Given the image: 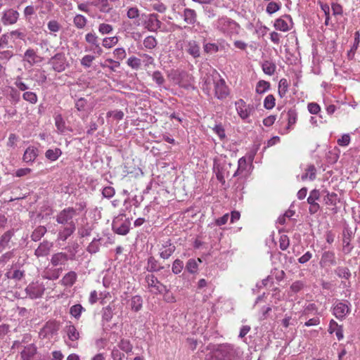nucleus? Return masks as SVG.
I'll use <instances>...</instances> for the list:
<instances>
[{
    "instance_id": "nucleus-1",
    "label": "nucleus",
    "mask_w": 360,
    "mask_h": 360,
    "mask_svg": "<svg viewBox=\"0 0 360 360\" xmlns=\"http://www.w3.org/2000/svg\"><path fill=\"white\" fill-rule=\"evenodd\" d=\"M212 84L214 85L215 97L219 100L227 97L229 95V89L226 85L224 79L221 78L220 75L217 72L205 78L203 90L209 94Z\"/></svg>"
},
{
    "instance_id": "nucleus-2",
    "label": "nucleus",
    "mask_w": 360,
    "mask_h": 360,
    "mask_svg": "<svg viewBox=\"0 0 360 360\" xmlns=\"http://www.w3.org/2000/svg\"><path fill=\"white\" fill-rule=\"evenodd\" d=\"M25 271L23 269H18L15 265H13L8 269L4 275V278L1 282V289L2 290H9L17 285L18 281H20L25 277Z\"/></svg>"
},
{
    "instance_id": "nucleus-3",
    "label": "nucleus",
    "mask_w": 360,
    "mask_h": 360,
    "mask_svg": "<svg viewBox=\"0 0 360 360\" xmlns=\"http://www.w3.org/2000/svg\"><path fill=\"white\" fill-rule=\"evenodd\" d=\"M131 221L129 218H126L124 214H118L112 222V230L114 233L125 236L130 230Z\"/></svg>"
},
{
    "instance_id": "nucleus-4",
    "label": "nucleus",
    "mask_w": 360,
    "mask_h": 360,
    "mask_svg": "<svg viewBox=\"0 0 360 360\" xmlns=\"http://www.w3.org/2000/svg\"><path fill=\"white\" fill-rule=\"evenodd\" d=\"M212 354L219 360H235L238 356L233 346L229 344L219 345Z\"/></svg>"
},
{
    "instance_id": "nucleus-5",
    "label": "nucleus",
    "mask_w": 360,
    "mask_h": 360,
    "mask_svg": "<svg viewBox=\"0 0 360 360\" xmlns=\"http://www.w3.org/2000/svg\"><path fill=\"white\" fill-rule=\"evenodd\" d=\"M215 26L219 31L228 34H231L236 32L238 27V25L236 21L226 16L219 18L216 21Z\"/></svg>"
},
{
    "instance_id": "nucleus-6",
    "label": "nucleus",
    "mask_w": 360,
    "mask_h": 360,
    "mask_svg": "<svg viewBox=\"0 0 360 360\" xmlns=\"http://www.w3.org/2000/svg\"><path fill=\"white\" fill-rule=\"evenodd\" d=\"M76 214V210L72 207H68L61 210L56 216V221L58 224L63 226L75 224L73 218Z\"/></svg>"
},
{
    "instance_id": "nucleus-7",
    "label": "nucleus",
    "mask_w": 360,
    "mask_h": 360,
    "mask_svg": "<svg viewBox=\"0 0 360 360\" xmlns=\"http://www.w3.org/2000/svg\"><path fill=\"white\" fill-rule=\"evenodd\" d=\"M21 360H45L35 345H27L20 351Z\"/></svg>"
},
{
    "instance_id": "nucleus-8",
    "label": "nucleus",
    "mask_w": 360,
    "mask_h": 360,
    "mask_svg": "<svg viewBox=\"0 0 360 360\" xmlns=\"http://www.w3.org/2000/svg\"><path fill=\"white\" fill-rule=\"evenodd\" d=\"M142 16H145V19L143 22V25L146 29L150 32H157L161 28L162 22L158 19V15L156 13H150L148 15L142 14Z\"/></svg>"
},
{
    "instance_id": "nucleus-9",
    "label": "nucleus",
    "mask_w": 360,
    "mask_h": 360,
    "mask_svg": "<svg viewBox=\"0 0 360 360\" xmlns=\"http://www.w3.org/2000/svg\"><path fill=\"white\" fill-rule=\"evenodd\" d=\"M145 282L148 288L154 290V292L161 294L163 292H167V286L162 284L158 278L153 274H148L145 277Z\"/></svg>"
},
{
    "instance_id": "nucleus-10",
    "label": "nucleus",
    "mask_w": 360,
    "mask_h": 360,
    "mask_svg": "<svg viewBox=\"0 0 360 360\" xmlns=\"http://www.w3.org/2000/svg\"><path fill=\"white\" fill-rule=\"evenodd\" d=\"M49 64L52 68L58 72L64 71L68 65L66 57L64 53H58L54 55L49 61Z\"/></svg>"
},
{
    "instance_id": "nucleus-11",
    "label": "nucleus",
    "mask_w": 360,
    "mask_h": 360,
    "mask_svg": "<svg viewBox=\"0 0 360 360\" xmlns=\"http://www.w3.org/2000/svg\"><path fill=\"white\" fill-rule=\"evenodd\" d=\"M235 105L239 117L243 120H247L255 112L253 105H248L243 99L238 100Z\"/></svg>"
},
{
    "instance_id": "nucleus-12",
    "label": "nucleus",
    "mask_w": 360,
    "mask_h": 360,
    "mask_svg": "<svg viewBox=\"0 0 360 360\" xmlns=\"http://www.w3.org/2000/svg\"><path fill=\"white\" fill-rule=\"evenodd\" d=\"M45 290V288L43 284L36 283H30L25 288L27 295L31 299H37L41 297Z\"/></svg>"
},
{
    "instance_id": "nucleus-13",
    "label": "nucleus",
    "mask_w": 360,
    "mask_h": 360,
    "mask_svg": "<svg viewBox=\"0 0 360 360\" xmlns=\"http://www.w3.org/2000/svg\"><path fill=\"white\" fill-rule=\"evenodd\" d=\"M321 197L320 191L317 189L311 191L309 197L307 198V202L309 205V212L311 214H314L320 210V205L316 200H319Z\"/></svg>"
},
{
    "instance_id": "nucleus-14",
    "label": "nucleus",
    "mask_w": 360,
    "mask_h": 360,
    "mask_svg": "<svg viewBox=\"0 0 360 360\" xmlns=\"http://www.w3.org/2000/svg\"><path fill=\"white\" fill-rule=\"evenodd\" d=\"M19 15L20 14L16 10L8 8L2 12L1 21L4 25H11L16 23Z\"/></svg>"
},
{
    "instance_id": "nucleus-15",
    "label": "nucleus",
    "mask_w": 360,
    "mask_h": 360,
    "mask_svg": "<svg viewBox=\"0 0 360 360\" xmlns=\"http://www.w3.org/2000/svg\"><path fill=\"white\" fill-rule=\"evenodd\" d=\"M336 257L333 251H324L322 253L319 264L322 268H327L336 265Z\"/></svg>"
},
{
    "instance_id": "nucleus-16",
    "label": "nucleus",
    "mask_w": 360,
    "mask_h": 360,
    "mask_svg": "<svg viewBox=\"0 0 360 360\" xmlns=\"http://www.w3.org/2000/svg\"><path fill=\"white\" fill-rule=\"evenodd\" d=\"M86 41L91 44V51L94 53H97L98 55H101L103 53V49H101L100 44L98 42V37L96 35L95 33L89 32L87 33L85 36Z\"/></svg>"
},
{
    "instance_id": "nucleus-17",
    "label": "nucleus",
    "mask_w": 360,
    "mask_h": 360,
    "mask_svg": "<svg viewBox=\"0 0 360 360\" xmlns=\"http://www.w3.org/2000/svg\"><path fill=\"white\" fill-rule=\"evenodd\" d=\"M176 247L171 243L170 240L164 241L160 248V257L163 259H167L174 252Z\"/></svg>"
},
{
    "instance_id": "nucleus-18",
    "label": "nucleus",
    "mask_w": 360,
    "mask_h": 360,
    "mask_svg": "<svg viewBox=\"0 0 360 360\" xmlns=\"http://www.w3.org/2000/svg\"><path fill=\"white\" fill-rule=\"evenodd\" d=\"M354 236V233L351 230V229L348 227H345L343 229L342 232V243H343V250L346 253H349L352 249L353 247L351 246L350 242Z\"/></svg>"
},
{
    "instance_id": "nucleus-19",
    "label": "nucleus",
    "mask_w": 360,
    "mask_h": 360,
    "mask_svg": "<svg viewBox=\"0 0 360 360\" xmlns=\"http://www.w3.org/2000/svg\"><path fill=\"white\" fill-rule=\"evenodd\" d=\"M53 247V243L48 241L44 240L40 243L38 248L34 251V255L37 257H43L47 256Z\"/></svg>"
},
{
    "instance_id": "nucleus-20",
    "label": "nucleus",
    "mask_w": 360,
    "mask_h": 360,
    "mask_svg": "<svg viewBox=\"0 0 360 360\" xmlns=\"http://www.w3.org/2000/svg\"><path fill=\"white\" fill-rule=\"evenodd\" d=\"M69 256L67 253L59 252L52 255L51 258V264L53 266L65 265L68 261Z\"/></svg>"
},
{
    "instance_id": "nucleus-21",
    "label": "nucleus",
    "mask_w": 360,
    "mask_h": 360,
    "mask_svg": "<svg viewBox=\"0 0 360 360\" xmlns=\"http://www.w3.org/2000/svg\"><path fill=\"white\" fill-rule=\"evenodd\" d=\"M349 312L348 305L343 302H338L333 307V314L338 319H344Z\"/></svg>"
},
{
    "instance_id": "nucleus-22",
    "label": "nucleus",
    "mask_w": 360,
    "mask_h": 360,
    "mask_svg": "<svg viewBox=\"0 0 360 360\" xmlns=\"http://www.w3.org/2000/svg\"><path fill=\"white\" fill-rule=\"evenodd\" d=\"M15 234L14 229H9L4 233L0 237V252L6 248H10L9 243Z\"/></svg>"
},
{
    "instance_id": "nucleus-23",
    "label": "nucleus",
    "mask_w": 360,
    "mask_h": 360,
    "mask_svg": "<svg viewBox=\"0 0 360 360\" xmlns=\"http://www.w3.org/2000/svg\"><path fill=\"white\" fill-rule=\"evenodd\" d=\"M77 279V273L74 271H70L64 275L60 283L66 288H69L72 287L76 283Z\"/></svg>"
},
{
    "instance_id": "nucleus-24",
    "label": "nucleus",
    "mask_w": 360,
    "mask_h": 360,
    "mask_svg": "<svg viewBox=\"0 0 360 360\" xmlns=\"http://www.w3.org/2000/svg\"><path fill=\"white\" fill-rule=\"evenodd\" d=\"M38 156V149L34 146H29L25 151L22 160L26 163H32Z\"/></svg>"
},
{
    "instance_id": "nucleus-25",
    "label": "nucleus",
    "mask_w": 360,
    "mask_h": 360,
    "mask_svg": "<svg viewBox=\"0 0 360 360\" xmlns=\"http://www.w3.org/2000/svg\"><path fill=\"white\" fill-rule=\"evenodd\" d=\"M164 269L159 262L153 257L150 256L147 259V266H146V271L150 273L158 272Z\"/></svg>"
},
{
    "instance_id": "nucleus-26",
    "label": "nucleus",
    "mask_w": 360,
    "mask_h": 360,
    "mask_svg": "<svg viewBox=\"0 0 360 360\" xmlns=\"http://www.w3.org/2000/svg\"><path fill=\"white\" fill-rule=\"evenodd\" d=\"M27 345H35L32 342V335L29 333L24 334L20 340L14 341L12 347L22 350Z\"/></svg>"
},
{
    "instance_id": "nucleus-27",
    "label": "nucleus",
    "mask_w": 360,
    "mask_h": 360,
    "mask_svg": "<svg viewBox=\"0 0 360 360\" xmlns=\"http://www.w3.org/2000/svg\"><path fill=\"white\" fill-rule=\"evenodd\" d=\"M186 51L194 58H198L200 56V47L194 40H191L187 43Z\"/></svg>"
},
{
    "instance_id": "nucleus-28",
    "label": "nucleus",
    "mask_w": 360,
    "mask_h": 360,
    "mask_svg": "<svg viewBox=\"0 0 360 360\" xmlns=\"http://www.w3.org/2000/svg\"><path fill=\"white\" fill-rule=\"evenodd\" d=\"M182 16L184 22L188 25H193L197 21V13L193 9L185 8L183 11Z\"/></svg>"
},
{
    "instance_id": "nucleus-29",
    "label": "nucleus",
    "mask_w": 360,
    "mask_h": 360,
    "mask_svg": "<svg viewBox=\"0 0 360 360\" xmlns=\"http://www.w3.org/2000/svg\"><path fill=\"white\" fill-rule=\"evenodd\" d=\"M76 230V224L65 226L58 233V240L65 241Z\"/></svg>"
},
{
    "instance_id": "nucleus-30",
    "label": "nucleus",
    "mask_w": 360,
    "mask_h": 360,
    "mask_svg": "<svg viewBox=\"0 0 360 360\" xmlns=\"http://www.w3.org/2000/svg\"><path fill=\"white\" fill-rule=\"evenodd\" d=\"M40 57L37 56L33 49H28L24 53L23 60L28 63L31 66L39 61Z\"/></svg>"
},
{
    "instance_id": "nucleus-31",
    "label": "nucleus",
    "mask_w": 360,
    "mask_h": 360,
    "mask_svg": "<svg viewBox=\"0 0 360 360\" xmlns=\"http://www.w3.org/2000/svg\"><path fill=\"white\" fill-rule=\"evenodd\" d=\"M286 117L288 120L286 130L289 131L293 128V125L295 124L297 120V112L296 110L294 108L289 109L286 113Z\"/></svg>"
},
{
    "instance_id": "nucleus-32",
    "label": "nucleus",
    "mask_w": 360,
    "mask_h": 360,
    "mask_svg": "<svg viewBox=\"0 0 360 360\" xmlns=\"http://www.w3.org/2000/svg\"><path fill=\"white\" fill-rule=\"evenodd\" d=\"M334 272L338 278L347 281L349 280L352 276L351 271L347 266H339L335 269Z\"/></svg>"
},
{
    "instance_id": "nucleus-33",
    "label": "nucleus",
    "mask_w": 360,
    "mask_h": 360,
    "mask_svg": "<svg viewBox=\"0 0 360 360\" xmlns=\"http://www.w3.org/2000/svg\"><path fill=\"white\" fill-rule=\"evenodd\" d=\"M101 238H94L91 242L86 247V252L91 255L96 254L99 252L101 245Z\"/></svg>"
},
{
    "instance_id": "nucleus-34",
    "label": "nucleus",
    "mask_w": 360,
    "mask_h": 360,
    "mask_svg": "<svg viewBox=\"0 0 360 360\" xmlns=\"http://www.w3.org/2000/svg\"><path fill=\"white\" fill-rule=\"evenodd\" d=\"M127 16L128 18L129 19H131V20H134V25L135 26H140L141 25V22H140V20L139 19V16H140V11L138 9L137 7H131L128 9L127 11Z\"/></svg>"
},
{
    "instance_id": "nucleus-35",
    "label": "nucleus",
    "mask_w": 360,
    "mask_h": 360,
    "mask_svg": "<svg viewBox=\"0 0 360 360\" xmlns=\"http://www.w3.org/2000/svg\"><path fill=\"white\" fill-rule=\"evenodd\" d=\"M115 309L114 304H110L105 307L102 309V320L105 322L111 321L113 316V311Z\"/></svg>"
},
{
    "instance_id": "nucleus-36",
    "label": "nucleus",
    "mask_w": 360,
    "mask_h": 360,
    "mask_svg": "<svg viewBox=\"0 0 360 360\" xmlns=\"http://www.w3.org/2000/svg\"><path fill=\"white\" fill-rule=\"evenodd\" d=\"M65 333L71 341H77L79 338V333L74 325L70 324L65 327Z\"/></svg>"
},
{
    "instance_id": "nucleus-37",
    "label": "nucleus",
    "mask_w": 360,
    "mask_h": 360,
    "mask_svg": "<svg viewBox=\"0 0 360 360\" xmlns=\"http://www.w3.org/2000/svg\"><path fill=\"white\" fill-rule=\"evenodd\" d=\"M326 195L323 197V202L326 205L336 207L339 201L338 195L335 193H329L326 191Z\"/></svg>"
},
{
    "instance_id": "nucleus-38",
    "label": "nucleus",
    "mask_w": 360,
    "mask_h": 360,
    "mask_svg": "<svg viewBox=\"0 0 360 360\" xmlns=\"http://www.w3.org/2000/svg\"><path fill=\"white\" fill-rule=\"evenodd\" d=\"M46 231L47 230L45 226H39L32 233L30 236L31 239L34 242H37L41 240V238L45 235Z\"/></svg>"
},
{
    "instance_id": "nucleus-39",
    "label": "nucleus",
    "mask_w": 360,
    "mask_h": 360,
    "mask_svg": "<svg viewBox=\"0 0 360 360\" xmlns=\"http://www.w3.org/2000/svg\"><path fill=\"white\" fill-rule=\"evenodd\" d=\"M143 305V299L140 295L133 296L130 301V307L131 310L137 312L140 311Z\"/></svg>"
},
{
    "instance_id": "nucleus-40",
    "label": "nucleus",
    "mask_w": 360,
    "mask_h": 360,
    "mask_svg": "<svg viewBox=\"0 0 360 360\" xmlns=\"http://www.w3.org/2000/svg\"><path fill=\"white\" fill-rule=\"evenodd\" d=\"M316 169L314 165H310L306 169V172L302 175L301 179L305 181L309 179L311 181H314L316 179Z\"/></svg>"
},
{
    "instance_id": "nucleus-41",
    "label": "nucleus",
    "mask_w": 360,
    "mask_h": 360,
    "mask_svg": "<svg viewBox=\"0 0 360 360\" xmlns=\"http://www.w3.org/2000/svg\"><path fill=\"white\" fill-rule=\"evenodd\" d=\"M304 286L305 283L302 281H296L293 282L290 287L288 295L292 296V295L300 292L304 288Z\"/></svg>"
},
{
    "instance_id": "nucleus-42",
    "label": "nucleus",
    "mask_w": 360,
    "mask_h": 360,
    "mask_svg": "<svg viewBox=\"0 0 360 360\" xmlns=\"http://www.w3.org/2000/svg\"><path fill=\"white\" fill-rule=\"evenodd\" d=\"M62 155V151L60 148H56L53 149H49L45 153V157L51 161H56Z\"/></svg>"
},
{
    "instance_id": "nucleus-43",
    "label": "nucleus",
    "mask_w": 360,
    "mask_h": 360,
    "mask_svg": "<svg viewBox=\"0 0 360 360\" xmlns=\"http://www.w3.org/2000/svg\"><path fill=\"white\" fill-rule=\"evenodd\" d=\"M117 346L120 349L127 354L132 352L133 345L129 340L124 338L121 339L118 342Z\"/></svg>"
},
{
    "instance_id": "nucleus-44",
    "label": "nucleus",
    "mask_w": 360,
    "mask_h": 360,
    "mask_svg": "<svg viewBox=\"0 0 360 360\" xmlns=\"http://www.w3.org/2000/svg\"><path fill=\"white\" fill-rule=\"evenodd\" d=\"M263 72L268 75H273L276 71V65L271 61L265 60L262 64Z\"/></svg>"
},
{
    "instance_id": "nucleus-45",
    "label": "nucleus",
    "mask_w": 360,
    "mask_h": 360,
    "mask_svg": "<svg viewBox=\"0 0 360 360\" xmlns=\"http://www.w3.org/2000/svg\"><path fill=\"white\" fill-rule=\"evenodd\" d=\"M360 42V34L359 32H356L354 33V44H352V48L347 53V56L349 59H352L354 56L355 52L358 49L359 44Z\"/></svg>"
},
{
    "instance_id": "nucleus-46",
    "label": "nucleus",
    "mask_w": 360,
    "mask_h": 360,
    "mask_svg": "<svg viewBox=\"0 0 360 360\" xmlns=\"http://www.w3.org/2000/svg\"><path fill=\"white\" fill-rule=\"evenodd\" d=\"M93 231V228L88 223L78 228L77 233L80 238L89 236Z\"/></svg>"
},
{
    "instance_id": "nucleus-47",
    "label": "nucleus",
    "mask_w": 360,
    "mask_h": 360,
    "mask_svg": "<svg viewBox=\"0 0 360 360\" xmlns=\"http://www.w3.org/2000/svg\"><path fill=\"white\" fill-rule=\"evenodd\" d=\"M73 23L77 29H83L87 23V19L82 15L77 14L73 18Z\"/></svg>"
},
{
    "instance_id": "nucleus-48",
    "label": "nucleus",
    "mask_w": 360,
    "mask_h": 360,
    "mask_svg": "<svg viewBox=\"0 0 360 360\" xmlns=\"http://www.w3.org/2000/svg\"><path fill=\"white\" fill-rule=\"evenodd\" d=\"M270 89V83L265 80H259L256 85L255 91L258 94H262Z\"/></svg>"
},
{
    "instance_id": "nucleus-49",
    "label": "nucleus",
    "mask_w": 360,
    "mask_h": 360,
    "mask_svg": "<svg viewBox=\"0 0 360 360\" xmlns=\"http://www.w3.org/2000/svg\"><path fill=\"white\" fill-rule=\"evenodd\" d=\"M318 4L320 6L321 11L323 12L326 19H325V25H330V6L328 4L323 3L320 1H318Z\"/></svg>"
},
{
    "instance_id": "nucleus-50",
    "label": "nucleus",
    "mask_w": 360,
    "mask_h": 360,
    "mask_svg": "<svg viewBox=\"0 0 360 360\" xmlns=\"http://www.w3.org/2000/svg\"><path fill=\"white\" fill-rule=\"evenodd\" d=\"M186 269L190 274H195L198 270V261L195 259H189L186 264Z\"/></svg>"
},
{
    "instance_id": "nucleus-51",
    "label": "nucleus",
    "mask_w": 360,
    "mask_h": 360,
    "mask_svg": "<svg viewBox=\"0 0 360 360\" xmlns=\"http://www.w3.org/2000/svg\"><path fill=\"white\" fill-rule=\"evenodd\" d=\"M84 311L85 309L81 304H77L70 307V314L75 319H79Z\"/></svg>"
},
{
    "instance_id": "nucleus-52",
    "label": "nucleus",
    "mask_w": 360,
    "mask_h": 360,
    "mask_svg": "<svg viewBox=\"0 0 360 360\" xmlns=\"http://www.w3.org/2000/svg\"><path fill=\"white\" fill-rule=\"evenodd\" d=\"M55 125L60 133H64L65 131V122L60 115H58L55 117Z\"/></svg>"
},
{
    "instance_id": "nucleus-53",
    "label": "nucleus",
    "mask_w": 360,
    "mask_h": 360,
    "mask_svg": "<svg viewBox=\"0 0 360 360\" xmlns=\"http://www.w3.org/2000/svg\"><path fill=\"white\" fill-rule=\"evenodd\" d=\"M22 98L31 104H36L38 101L37 95L32 91H25L22 94Z\"/></svg>"
},
{
    "instance_id": "nucleus-54",
    "label": "nucleus",
    "mask_w": 360,
    "mask_h": 360,
    "mask_svg": "<svg viewBox=\"0 0 360 360\" xmlns=\"http://www.w3.org/2000/svg\"><path fill=\"white\" fill-rule=\"evenodd\" d=\"M288 89V82L286 79L283 78L279 81L278 83V94L281 98L285 96L286 92Z\"/></svg>"
},
{
    "instance_id": "nucleus-55",
    "label": "nucleus",
    "mask_w": 360,
    "mask_h": 360,
    "mask_svg": "<svg viewBox=\"0 0 360 360\" xmlns=\"http://www.w3.org/2000/svg\"><path fill=\"white\" fill-rule=\"evenodd\" d=\"M47 27L51 34H54L61 30L62 25L57 20H51L48 22Z\"/></svg>"
},
{
    "instance_id": "nucleus-56",
    "label": "nucleus",
    "mask_w": 360,
    "mask_h": 360,
    "mask_svg": "<svg viewBox=\"0 0 360 360\" xmlns=\"http://www.w3.org/2000/svg\"><path fill=\"white\" fill-rule=\"evenodd\" d=\"M143 46L148 49H153L156 47L158 41L153 36H148L143 40Z\"/></svg>"
},
{
    "instance_id": "nucleus-57",
    "label": "nucleus",
    "mask_w": 360,
    "mask_h": 360,
    "mask_svg": "<svg viewBox=\"0 0 360 360\" xmlns=\"http://www.w3.org/2000/svg\"><path fill=\"white\" fill-rule=\"evenodd\" d=\"M150 6L154 11L160 13H164L167 8L166 5L161 2L160 0H155Z\"/></svg>"
},
{
    "instance_id": "nucleus-58",
    "label": "nucleus",
    "mask_w": 360,
    "mask_h": 360,
    "mask_svg": "<svg viewBox=\"0 0 360 360\" xmlns=\"http://www.w3.org/2000/svg\"><path fill=\"white\" fill-rule=\"evenodd\" d=\"M184 262L179 259H176L172 264V271L174 274H179L184 269Z\"/></svg>"
},
{
    "instance_id": "nucleus-59",
    "label": "nucleus",
    "mask_w": 360,
    "mask_h": 360,
    "mask_svg": "<svg viewBox=\"0 0 360 360\" xmlns=\"http://www.w3.org/2000/svg\"><path fill=\"white\" fill-rule=\"evenodd\" d=\"M274 27L280 31L286 32L289 30L288 23L283 18H278L274 23Z\"/></svg>"
},
{
    "instance_id": "nucleus-60",
    "label": "nucleus",
    "mask_w": 360,
    "mask_h": 360,
    "mask_svg": "<svg viewBox=\"0 0 360 360\" xmlns=\"http://www.w3.org/2000/svg\"><path fill=\"white\" fill-rule=\"evenodd\" d=\"M13 55L14 53L11 49L0 51V61L6 63L13 56Z\"/></svg>"
},
{
    "instance_id": "nucleus-61",
    "label": "nucleus",
    "mask_w": 360,
    "mask_h": 360,
    "mask_svg": "<svg viewBox=\"0 0 360 360\" xmlns=\"http://www.w3.org/2000/svg\"><path fill=\"white\" fill-rule=\"evenodd\" d=\"M127 64L132 69L138 70L141 67V59L135 56H131L128 58Z\"/></svg>"
},
{
    "instance_id": "nucleus-62",
    "label": "nucleus",
    "mask_w": 360,
    "mask_h": 360,
    "mask_svg": "<svg viewBox=\"0 0 360 360\" xmlns=\"http://www.w3.org/2000/svg\"><path fill=\"white\" fill-rule=\"evenodd\" d=\"M118 42V37L115 36L112 37H105L103 40V46L105 48L110 49L117 44Z\"/></svg>"
},
{
    "instance_id": "nucleus-63",
    "label": "nucleus",
    "mask_w": 360,
    "mask_h": 360,
    "mask_svg": "<svg viewBox=\"0 0 360 360\" xmlns=\"http://www.w3.org/2000/svg\"><path fill=\"white\" fill-rule=\"evenodd\" d=\"M275 98L272 94L266 96L264 101V107L267 110H271L275 106Z\"/></svg>"
},
{
    "instance_id": "nucleus-64",
    "label": "nucleus",
    "mask_w": 360,
    "mask_h": 360,
    "mask_svg": "<svg viewBox=\"0 0 360 360\" xmlns=\"http://www.w3.org/2000/svg\"><path fill=\"white\" fill-rule=\"evenodd\" d=\"M14 257L13 250L8 251L0 257V265H6Z\"/></svg>"
}]
</instances>
